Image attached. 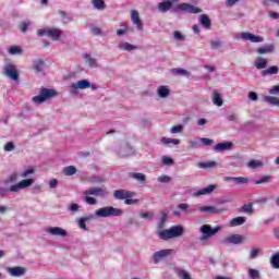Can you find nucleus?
I'll use <instances>...</instances> for the list:
<instances>
[{
  "instance_id": "c9c22d12",
  "label": "nucleus",
  "mask_w": 279,
  "mask_h": 279,
  "mask_svg": "<svg viewBox=\"0 0 279 279\" xmlns=\"http://www.w3.org/2000/svg\"><path fill=\"white\" fill-rule=\"evenodd\" d=\"M63 173L65 175H75L77 173V168H75L74 166H68L63 168Z\"/></svg>"
},
{
  "instance_id": "6e6d98bb",
  "label": "nucleus",
  "mask_w": 279,
  "mask_h": 279,
  "mask_svg": "<svg viewBox=\"0 0 279 279\" xmlns=\"http://www.w3.org/2000/svg\"><path fill=\"white\" fill-rule=\"evenodd\" d=\"M171 71L175 75H189V72L184 69L177 68V69H172Z\"/></svg>"
},
{
  "instance_id": "7ed1b4c3",
  "label": "nucleus",
  "mask_w": 279,
  "mask_h": 279,
  "mask_svg": "<svg viewBox=\"0 0 279 279\" xmlns=\"http://www.w3.org/2000/svg\"><path fill=\"white\" fill-rule=\"evenodd\" d=\"M56 95H58V92H56V89L41 88L39 95L33 97V101L34 104L40 106V104H45V101H48V99H53Z\"/></svg>"
},
{
  "instance_id": "58836bf2",
  "label": "nucleus",
  "mask_w": 279,
  "mask_h": 279,
  "mask_svg": "<svg viewBox=\"0 0 279 279\" xmlns=\"http://www.w3.org/2000/svg\"><path fill=\"white\" fill-rule=\"evenodd\" d=\"M93 5L96 10H106V2L104 0H93Z\"/></svg>"
},
{
  "instance_id": "774afa93",
  "label": "nucleus",
  "mask_w": 279,
  "mask_h": 279,
  "mask_svg": "<svg viewBox=\"0 0 279 279\" xmlns=\"http://www.w3.org/2000/svg\"><path fill=\"white\" fill-rule=\"evenodd\" d=\"M179 276H180L182 279H191V275H189V272H186V270H180V271H179Z\"/></svg>"
},
{
  "instance_id": "a878e982",
  "label": "nucleus",
  "mask_w": 279,
  "mask_h": 279,
  "mask_svg": "<svg viewBox=\"0 0 279 279\" xmlns=\"http://www.w3.org/2000/svg\"><path fill=\"white\" fill-rule=\"evenodd\" d=\"M179 210L185 213V215H193L195 213V208H191V206L186 203H181L178 205Z\"/></svg>"
},
{
  "instance_id": "f8f14e48",
  "label": "nucleus",
  "mask_w": 279,
  "mask_h": 279,
  "mask_svg": "<svg viewBox=\"0 0 279 279\" xmlns=\"http://www.w3.org/2000/svg\"><path fill=\"white\" fill-rule=\"evenodd\" d=\"M46 232L48 234H51V236H69V233L66 232V230L60 228V227H49L46 229Z\"/></svg>"
},
{
  "instance_id": "dca6fc26",
  "label": "nucleus",
  "mask_w": 279,
  "mask_h": 279,
  "mask_svg": "<svg viewBox=\"0 0 279 279\" xmlns=\"http://www.w3.org/2000/svg\"><path fill=\"white\" fill-rule=\"evenodd\" d=\"M199 211L207 215H219V213H226V209H218L215 206H203L199 208Z\"/></svg>"
},
{
  "instance_id": "4468645a",
  "label": "nucleus",
  "mask_w": 279,
  "mask_h": 279,
  "mask_svg": "<svg viewBox=\"0 0 279 279\" xmlns=\"http://www.w3.org/2000/svg\"><path fill=\"white\" fill-rule=\"evenodd\" d=\"M245 241V236L241 234H232L225 239L226 243H231L232 245H241Z\"/></svg>"
},
{
  "instance_id": "603ef678",
  "label": "nucleus",
  "mask_w": 279,
  "mask_h": 279,
  "mask_svg": "<svg viewBox=\"0 0 279 279\" xmlns=\"http://www.w3.org/2000/svg\"><path fill=\"white\" fill-rule=\"evenodd\" d=\"M86 221H88V218H81L80 220H78V228L81 229V230H84V231H86L87 230V228H86Z\"/></svg>"
},
{
  "instance_id": "7c9ffc66",
  "label": "nucleus",
  "mask_w": 279,
  "mask_h": 279,
  "mask_svg": "<svg viewBox=\"0 0 279 279\" xmlns=\"http://www.w3.org/2000/svg\"><path fill=\"white\" fill-rule=\"evenodd\" d=\"M33 69H35V71L37 73H40L41 71H45V61H43V59L34 61Z\"/></svg>"
},
{
  "instance_id": "37998d69",
  "label": "nucleus",
  "mask_w": 279,
  "mask_h": 279,
  "mask_svg": "<svg viewBox=\"0 0 279 279\" xmlns=\"http://www.w3.org/2000/svg\"><path fill=\"white\" fill-rule=\"evenodd\" d=\"M270 263L275 269H279V253L272 255Z\"/></svg>"
},
{
  "instance_id": "9b49d317",
  "label": "nucleus",
  "mask_w": 279,
  "mask_h": 279,
  "mask_svg": "<svg viewBox=\"0 0 279 279\" xmlns=\"http://www.w3.org/2000/svg\"><path fill=\"white\" fill-rule=\"evenodd\" d=\"M81 89V90H84L86 88H90V82H88L87 80H81L76 83H73L71 86H70V90L72 93H76L77 89Z\"/></svg>"
},
{
  "instance_id": "72a5a7b5",
  "label": "nucleus",
  "mask_w": 279,
  "mask_h": 279,
  "mask_svg": "<svg viewBox=\"0 0 279 279\" xmlns=\"http://www.w3.org/2000/svg\"><path fill=\"white\" fill-rule=\"evenodd\" d=\"M247 167L248 169H259L260 167H263V161L253 159L247 162Z\"/></svg>"
},
{
  "instance_id": "de8ad7c7",
  "label": "nucleus",
  "mask_w": 279,
  "mask_h": 279,
  "mask_svg": "<svg viewBox=\"0 0 279 279\" xmlns=\"http://www.w3.org/2000/svg\"><path fill=\"white\" fill-rule=\"evenodd\" d=\"M84 202L89 206H95V204H97V199L95 197H90V195H85Z\"/></svg>"
},
{
  "instance_id": "79ce46f5",
  "label": "nucleus",
  "mask_w": 279,
  "mask_h": 279,
  "mask_svg": "<svg viewBox=\"0 0 279 279\" xmlns=\"http://www.w3.org/2000/svg\"><path fill=\"white\" fill-rule=\"evenodd\" d=\"M9 53L11 56H21L23 53V49L17 46H13L9 49Z\"/></svg>"
},
{
  "instance_id": "9d476101",
  "label": "nucleus",
  "mask_w": 279,
  "mask_h": 279,
  "mask_svg": "<svg viewBox=\"0 0 279 279\" xmlns=\"http://www.w3.org/2000/svg\"><path fill=\"white\" fill-rule=\"evenodd\" d=\"M178 9L181 12H187V14H199L202 12V9L189 3H181L178 5Z\"/></svg>"
},
{
  "instance_id": "bf43d9fd",
  "label": "nucleus",
  "mask_w": 279,
  "mask_h": 279,
  "mask_svg": "<svg viewBox=\"0 0 279 279\" xmlns=\"http://www.w3.org/2000/svg\"><path fill=\"white\" fill-rule=\"evenodd\" d=\"M28 27H29V22H23V23L20 24V26H19V28H20V31H21L22 34H26Z\"/></svg>"
},
{
  "instance_id": "2eb2a0df",
  "label": "nucleus",
  "mask_w": 279,
  "mask_h": 279,
  "mask_svg": "<svg viewBox=\"0 0 279 279\" xmlns=\"http://www.w3.org/2000/svg\"><path fill=\"white\" fill-rule=\"evenodd\" d=\"M83 195H94V197H104L106 195V190L101 187H93L89 190H85Z\"/></svg>"
},
{
  "instance_id": "5fc2aeb1",
  "label": "nucleus",
  "mask_w": 279,
  "mask_h": 279,
  "mask_svg": "<svg viewBox=\"0 0 279 279\" xmlns=\"http://www.w3.org/2000/svg\"><path fill=\"white\" fill-rule=\"evenodd\" d=\"M35 172H36V168H28L21 174V178H29V175H32V173H35Z\"/></svg>"
},
{
  "instance_id": "4d7b16f0",
  "label": "nucleus",
  "mask_w": 279,
  "mask_h": 279,
  "mask_svg": "<svg viewBox=\"0 0 279 279\" xmlns=\"http://www.w3.org/2000/svg\"><path fill=\"white\" fill-rule=\"evenodd\" d=\"M157 181L160 182L161 184H167V183L171 182V177L161 175V177H158Z\"/></svg>"
},
{
  "instance_id": "ddd939ff",
  "label": "nucleus",
  "mask_w": 279,
  "mask_h": 279,
  "mask_svg": "<svg viewBox=\"0 0 279 279\" xmlns=\"http://www.w3.org/2000/svg\"><path fill=\"white\" fill-rule=\"evenodd\" d=\"M131 21H132L133 25H135L140 32H143V21H141V15H140L138 11H136V10L131 11Z\"/></svg>"
},
{
  "instance_id": "13d9d810",
  "label": "nucleus",
  "mask_w": 279,
  "mask_h": 279,
  "mask_svg": "<svg viewBox=\"0 0 279 279\" xmlns=\"http://www.w3.org/2000/svg\"><path fill=\"white\" fill-rule=\"evenodd\" d=\"M201 142L203 143V145L205 147H210V145H215V141H213L210 138H206V137H202Z\"/></svg>"
},
{
  "instance_id": "f03ea898",
  "label": "nucleus",
  "mask_w": 279,
  "mask_h": 279,
  "mask_svg": "<svg viewBox=\"0 0 279 279\" xmlns=\"http://www.w3.org/2000/svg\"><path fill=\"white\" fill-rule=\"evenodd\" d=\"M135 193L134 192H130L126 190H116L113 192V197H116V199H125L124 204H126L128 206H132L133 204H138V199H134L132 197H134Z\"/></svg>"
},
{
  "instance_id": "3c124183",
  "label": "nucleus",
  "mask_w": 279,
  "mask_h": 279,
  "mask_svg": "<svg viewBox=\"0 0 279 279\" xmlns=\"http://www.w3.org/2000/svg\"><path fill=\"white\" fill-rule=\"evenodd\" d=\"M141 219H154V213L151 211H146V213H140Z\"/></svg>"
},
{
  "instance_id": "2f4dec72",
  "label": "nucleus",
  "mask_w": 279,
  "mask_h": 279,
  "mask_svg": "<svg viewBox=\"0 0 279 279\" xmlns=\"http://www.w3.org/2000/svg\"><path fill=\"white\" fill-rule=\"evenodd\" d=\"M279 72V68L276 65H272L270 68H268L267 70L262 71V75H278Z\"/></svg>"
},
{
  "instance_id": "09e8293b",
  "label": "nucleus",
  "mask_w": 279,
  "mask_h": 279,
  "mask_svg": "<svg viewBox=\"0 0 279 279\" xmlns=\"http://www.w3.org/2000/svg\"><path fill=\"white\" fill-rule=\"evenodd\" d=\"M184 130V126L182 124L174 125L170 129L171 134H180Z\"/></svg>"
},
{
  "instance_id": "1a4fd4ad",
  "label": "nucleus",
  "mask_w": 279,
  "mask_h": 279,
  "mask_svg": "<svg viewBox=\"0 0 279 279\" xmlns=\"http://www.w3.org/2000/svg\"><path fill=\"white\" fill-rule=\"evenodd\" d=\"M4 75L10 77V80H13V82L19 81V70H16L14 64H8L4 68Z\"/></svg>"
},
{
  "instance_id": "4c0bfd02",
  "label": "nucleus",
  "mask_w": 279,
  "mask_h": 279,
  "mask_svg": "<svg viewBox=\"0 0 279 279\" xmlns=\"http://www.w3.org/2000/svg\"><path fill=\"white\" fill-rule=\"evenodd\" d=\"M199 169H213V167H217V161H206L198 163Z\"/></svg>"
},
{
  "instance_id": "e433bc0d",
  "label": "nucleus",
  "mask_w": 279,
  "mask_h": 279,
  "mask_svg": "<svg viewBox=\"0 0 279 279\" xmlns=\"http://www.w3.org/2000/svg\"><path fill=\"white\" fill-rule=\"evenodd\" d=\"M84 58H85V60H87L88 66H92L93 69H95V66H97V59L92 58L89 53H85Z\"/></svg>"
},
{
  "instance_id": "5701e85b",
  "label": "nucleus",
  "mask_w": 279,
  "mask_h": 279,
  "mask_svg": "<svg viewBox=\"0 0 279 279\" xmlns=\"http://www.w3.org/2000/svg\"><path fill=\"white\" fill-rule=\"evenodd\" d=\"M215 189H217V185L215 184H210L207 187H204L202 190H198L195 195L197 196H202V195H210V193H213V191H215Z\"/></svg>"
},
{
  "instance_id": "423d86ee",
  "label": "nucleus",
  "mask_w": 279,
  "mask_h": 279,
  "mask_svg": "<svg viewBox=\"0 0 279 279\" xmlns=\"http://www.w3.org/2000/svg\"><path fill=\"white\" fill-rule=\"evenodd\" d=\"M219 230H221L220 227H210V225H203L201 227V232L203 234V236L201 238V241H206V239H210L211 236H215L217 234V232H219Z\"/></svg>"
},
{
  "instance_id": "39448f33",
  "label": "nucleus",
  "mask_w": 279,
  "mask_h": 279,
  "mask_svg": "<svg viewBox=\"0 0 279 279\" xmlns=\"http://www.w3.org/2000/svg\"><path fill=\"white\" fill-rule=\"evenodd\" d=\"M38 36H48V38H51V40H58L62 36V31L60 28H49V29H38L37 31Z\"/></svg>"
},
{
  "instance_id": "a211bd4d",
  "label": "nucleus",
  "mask_w": 279,
  "mask_h": 279,
  "mask_svg": "<svg viewBox=\"0 0 279 279\" xmlns=\"http://www.w3.org/2000/svg\"><path fill=\"white\" fill-rule=\"evenodd\" d=\"M129 178L136 180L140 184H145L147 181V175L143 174V172H129Z\"/></svg>"
},
{
  "instance_id": "c03bdc74",
  "label": "nucleus",
  "mask_w": 279,
  "mask_h": 279,
  "mask_svg": "<svg viewBox=\"0 0 279 279\" xmlns=\"http://www.w3.org/2000/svg\"><path fill=\"white\" fill-rule=\"evenodd\" d=\"M169 217V214L162 211L160 216V221H159V228H163L165 223H167V219Z\"/></svg>"
},
{
  "instance_id": "69168bd1",
  "label": "nucleus",
  "mask_w": 279,
  "mask_h": 279,
  "mask_svg": "<svg viewBox=\"0 0 279 279\" xmlns=\"http://www.w3.org/2000/svg\"><path fill=\"white\" fill-rule=\"evenodd\" d=\"M260 250L258 248H252L250 253V258H256L259 254Z\"/></svg>"
},
{
  "instance_id": "f3484780",
  "label": "nucleus",
  "mask_w": 279,
  "mask_h": 279,
  "mask_svg": "<svg viewBox=\"0 0 279 279\" xmlns=\"http://www.w3.org/2000/svg\"><path fill=\"white\" fill-rule=\"evenodd\" d=\"M241 38L243 40H250L251 43H263L264 38L260 36H256L252 33H242Z\"/></svg>"
},
{
  "instance_id": "f257e3e1",
  "label": "nucleus",
  "mask_w": 279,
  "mask_h": 279,
  "mask_svg": "<svg viewBox=\"0 0 279 279\" xmlns=\"http://www.w3.org/2000/svg\"><path fill=\"white\" fill-rule=\"evenodd\" d=\"M184 234V227L174 226L170 229H166L159 233V238L163 241H169V239H178V236H182Z\"/></svg>"
},
{
  "instance_id": "b1692460",
  "label": "nucleus",
  "mask_w": 279,
  "mask_h": 279,
  "mask_svg": "<svg viewBox=\"0 0 279 279\" xmlns=\"http://www.w3.org/2000/svg\"><path fill=\"white\" fill-rule=\"evenodd\" d=\"M199 23L205 27V29H210L213 22L210 21V17H208L207 14H202L199 17Z\"/></svg>"
},
{
  "instance_id": "aec40b11",
  "label": "nucleus",
  "mask_w": 279,
  "mask_h": 279,
  "mask_svg": "<svg viewBox=\"0 0 279 279\" xmlns=\"http://www.w3.org/2000/svg\"><path fill=\"white\" fill-rule=\"evenodd\" d=\"M234 144L232 142L228 143H218L214 146L215 151H227L228 149H232Z\"/></svg>"
},
{
  "instance_id": "393cba45",
  "label": "nucleus",
  "mask_w": 279,
  "mask_h": 279,
  "mask_svg": "<svg viewBox=\"0 0 279 279\" xmlns=\"http://www.w3.org/2000/svg\"><path fill=\"white\" fill-rule=\"evenodd\" d=\"M8 271L10 272L11 276L19 277V276H24L25 268L17 266V267L8 268Z\"/></svg>"
},
{
  "instance_id": "052dcab7",
  "label": "nucleus",
  "mask_w": 279,
  "mask_h": 279,
  "mask_svg": "<svg viewBox=\"0 0 279 279\" xmlns=\"http://www.w3.org/2000/svg\"><path fill=\"white\" fill-rule=\"evenodd\" d=\"M161 162L162 165H167V166L173 165V158L163 156L161 159Z\"/></svg>"
},
{
  "instance_id": "0eeeda50",
  "label": "nucleus",
  "mask_w": 279,
  "mask_h": 279,
  "mask_svg": "<svg viewBox=\"0 0 279 279\" xmlns=\"http://www.w3.org/2000/svg\"><path fill=\"white\" fill-rule=\"evenodd\" d=\"M34 184V179H24L20 181L17 184L11 185V193H19V191H23V189H28Z\"/></svg>"
},
{
  "instance_id": "e2e57ef3",
  "label": "nucleus",
  "mask_w": 279,
  "mask_h": 279,
  "mask_svg": "<svg viewBox=\"0 0 279 279\" xmlns=\"http://www.w3.org/2000/svg\"><path fill=\"white\" fill-rule=\"evenodd\" d=\"M14 149H15V146H14V143L12 142H8L4 146L5 151H14Z\"/></svg>"
},
{
  "instance_id": "bb28decb",
  "label": "nucleus",
  "mask_w": 279,
  "mask_h": 279,
  "mask_svg": "<svg viewBox=\"0 0 279 279\" xmlns=\"http://www.w3.org/2000/svg\"><path fill=\"white\" fill-rule=\"evenodd\" d=\"M213 104H214V106H218V107L223 106V99L221 98V94H219V92H217V90H214Z\"/></svg>"
},
{
  "instance_id": "412c9836",
  "label": "nucleus",
  "mask_w": 279,
  "mask_h": 279,
  "mask_svg": "<svg viewBox=\"0 0 279 279\" xmlns=\"http://www.w3.org/2000/svg\"><path fill=\"white\" fill-rule=\"evenodd\" d=\"M171 8H173V2H171V0H166L163 2L158 3V10L162 14H165L166 12H169Z\"/></svg>"
},
{
  "instance_id": "c756f323",
  "label": "nucleus",
  "mask_w": 279,
  "mask_h": 279,
  "mask_svg": "<svg viewBox=\"0 0 279 279\" xmlns=\"http://www.w3.org/2000/svg\"><path fill=\"white\" fill-rule=\"evenodd\" d=\"M170 93L171 92L169 88H167V86H159L157 89V94L161 97V99L169 97Z\"/></svg>"
},
{
  "instance_id": "a19ab883",
  "label": "nucleus",
  "mask_w": 279,
  "mask_h": 279,
  "mask_svg": "<svg viewBox=\"0 0 279 279\" xmlns=\"http://www.w3.org/2000/svg\"><path fill=\"white\" fill-rule=\"evenodd\" d=\"M119 47L122 51H133V49H136V46L130 43L120 44Z\"/></svg>"
},
{
  "instance_id": "49530a36",
  "label": "nucleus",
  "mask_w": 279,
  "mask_h": 279,
  "mask_svg": "<svg viewBox=\"0 0 279 279\" xmlns=\"http://www.w3.org/2000/svg\"><path fill=\"white\" fill-rule=\"evenodd\" d=\"M248 278L258 279V278H260V272L256 269H250L248 270Z\"/></svg>"
},
{
  "instance_id": "6ab92c4d",
  "label": "nucleus",
  "mask_w": 279,
  "mask_h": 279,
  "mask_svg": "<svg viewBox=\"0 0 279 279\" xmlns=\"http://www.w3.org/2000/svg\"><path fill=\"white\" fill-rule=\"evenodd\" d=\"M225 182H234L235 184H247L250 179L245 177H226Z\"/></svg>"
},
{
  "instance_id": "8fccbe9b",
  "label": "nucleus",
  "mask_w": 279,
  "mask_h": 279,
  "mask_svg": "<svg viewBox=\"0 0 279 279\" xmlns=\"http://www.w3.org/2000/svg\"><path fill=\"white\" fill-rule=\"evenodd\" d=\"M8 193H12V186H10V187L0 186V197H5V195H8Z\"/></svg>"
},
{
  "instance_id": "a18cd8bd",
  "label": "nucleus",
  "mask_w": 279,
  "mask_h": 279,
  "mask_svg": "<svg viewBox=\"0 0 279 279\" xmlns=\"http://www.w3.org/2000/svg\"><path fill=\"white\" fill-rule=\"evenodd\" d=\"M267 182H271V177L270 175H264L257 181H255V184H267Z\"/></svg>"
},
{
  "instance_id": "ea45409f",
  "label": "nucleus",
  "mask_w": 279,
  "mask_h": 279,
  "mask_svg": "<svg viewBox=\"0 0 279 279\" xmlns=\"http://www.w3.org/2000/svg\"><path fill=\"white\" fill-rule=\"evenodd\" d=\"M255 66L257 69H265L267 66V59L265 58H258L256 61H255Z\"/></svg>"
},
{
  "instance_id": "f704fd0d",
  "label": "nucleus",
  "mask_w": 279,
  "mask_h": 279,
  "mask_svg": "<svg viewBox=\"0 0 279 279\" xmlns=\"http://www.w3.org/2000/svg\"><path fill=\"white\" fill-rule=\"evenodd\" d=\"M241 213H246L247 215H252L254 213V204L248 203L241 207Z\"/></svg>"
},
{
  "instance_id": "338daca9",
  "label": "nucleus",
  "mask_w": 279,
  "mask_h": 279,
  "mask_svg": "<svg viewBox=\"0 0 279 279\" xmlns=\"http://www.w3.org/2000/svg\"><path fill=\"white\" fill-rule=\"evenodd\" d=\"M270 95H279V85H275L269 89Z\"/></svg>"
},
{
  "instance_id": "6e6552de",
  "label": "nucleus",
  "mask_w": 279,
  "mask_h": 279,
  "mask_svg": "<svg viewBox=\"0 0 279 279\" xmlns=\"http://www.w3.org/2000/svg\"><path fill=\"white\" fill-rule=\"evenodd\" d=\"M172 254H173V250H171V248L155 252L153 254L154 264L158 265V263H160V260H162L163 258H167V256H171Z\"/></svg>"
},
{
  "instance_id": "cd10ccee",
  "label": "nucleus",
  "mask_w": 279,
  "mask_h": 279,
  "mask_svg": "<svg viewBox=\"0 0 279 279\" xmlns=\"http://www.w3.org/2000/svg\"><path fill=\"white\" fill-rule=\"evenodd\" d=\"M263 100H264L266 104H270V106H278V108H279V98H277V97H274V96H264V97H263Z\"/></svg>"
},
{
  "instance_id": "864d4df0",
  "label": "nucleus",
  "mask_w": 279,
  "mask_h": 279,
  "mask_svg": "<svg viewBox=\"0 0 279 279\" xmlns=\"http://www.w3.org/2000/svg\"><path fill=\"white\" fill-rule=\"evenodd\" d=\"M189 145L191 149H199V141L197 140H190Z\"/></svg>"
},
{
  "instance_id": "4be33fe9",
  "label": "nucleus",
  "mask_w": 279,
  "mask_h": 279,
  "mask_svg": "<svg viewBox=\"0 0 279 279\" xmlns=\"http://www.w3.org/2000/svg\"><path fill=\"white\" fill-rule=\"evenodd\" d=\"M275 50H276V46H274V45H266V46L257 48V53L259 56H263L265 53H274Z\"/></svg>"
},
{
  "instance_id": "0e129e2a",
  "label": "nucleus",
  "mask_w": 279,
  "mask_h": 279,
  "mask_svg": "<svg viewBox=\"0 0 279 279\" xmlns=\"http://www.w3.org/2000/svg\"><path fill=\"white\" fill-rule=\"evenodd\" d=\"M173 37L175 38V40H184V35H182L180 31H174Z\"/></svg>"
},
{
  "instance_id": "20e7f679",
  "label": "nucleus",
  "mask_w": 279,
  "mask_h": 279,
  "mask_svg": "<svg viewBox=\"0 0 279 279\" xmlns=\"http://www.w3.org/2000/svg\"><path fill=\"white\" fill-rule=\"evenodd\" d=\"M96 217H102V218H107V217H121V215H123V210L119 209V208H114L112 206H108V207H101L99 209H97L95 211Z\"/></svg>"
},
{
  "instance_id": "473e14b6",
  "label": "nucleus",
  "mask_w": 279,
  "mask_h": 279,
  "mask_svg": "<svg viewBox=\"0 0 279 279\" xmlns=\"http://www.w3.org/2000/svg\"><path fill=\"white\" fill-rule=\"evenodd\" d=\"M162 145L169 146V145H178L180 143V140L178 138H169V137H162L161 138Z\"/></svg>"
},
{
  "instance_id": "c85d7f7f",
  "label": "nucleus",
  "mask_w": 279,
  "mask_h": 279,
  "mask_svg": "<svg viewBox=\"0 0 279 279\" xmlns=\"http://www.w3.org/2000/svg\"><path fill=\"white\" fill-rule=\"evenodd\" d=\"M245 223V217H235L232 220H230L231 228H236V226H243Z\"/></svg>"
},
{
  "instance_id": "680f3d73",
  "label": "nucleus",
  "mask_w": 279,
  "mask_h": 279,
  "mask_svg": "<svg viewBox=\"0 0 279 279\" xmlns=\"http://www.w3.org/2000/svg\"><path fill=\"white\" fill-rule=\"evenodd\" d=\"M221 40H211L210 41V47L211 49H219V47H221Z\"/></svg>"
}]
</instances>
